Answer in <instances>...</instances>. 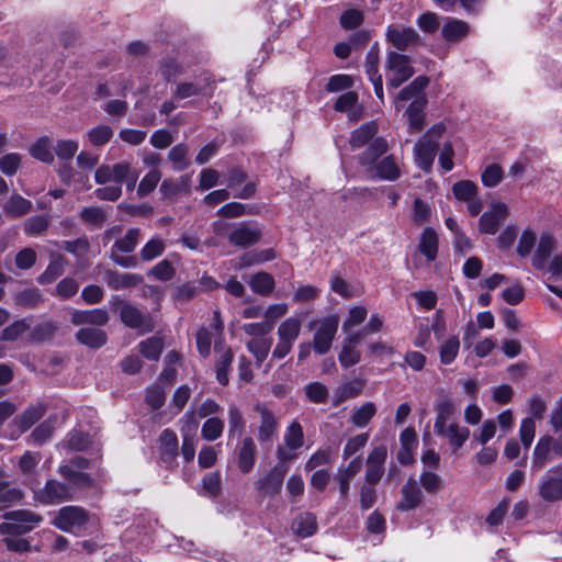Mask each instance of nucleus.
I'll return each instance as SVG.
<instances>
[{"mask_svg": "<svg viewBox=\"0 0 562 562\" xmlns=\"http://www.w3.org/2000/svg\"><path fill=\"white\" fill-rule=\"evenodd\" d=\"M7 520L0 524V533L10 536H22L35 528L42 517L27 509L10 510L3 514Z\"/></svg>", "mask_w": 562, "mask_h": 562, "instance_id": "obj_1", "label": "nucleus"}, {"mask_svg": "<svg viewBox=\"0 0 562 562\" xmlns=\"http://www.w3.org/2000/svg\"><path fill=\"white\" fill-rule=\"evenodd\" d=\"M111 303L113 310L121 306L120 319L126 327L137 329L143 334L151 333L155 329V323L150 314H144L138 307L124 302L119 296H113Z\"/></svg>", "mask_w": 562, "mask_h": 562, "instance_id": "obj_2", "label": "nucleus"}, {"mask_svg": "<svg viewBox=\"0 0 562 562\" xmlns=\"http://www.w3.org/2000/svg\"><path fill=\"white\" fill-rule=\"evenodd\" d=\"M89 520L90 513L88 509L77 505H67L59 508L52 524L60 531L76 533V531L81 530Z\"/></svg>", "mask_w": 562, "mask_h": 562, "instance_id": "obj_3", "label": "nucleus"}, {"mask_svg": "<svg viewBox=\"0 0 562 562\" xmlns=\"http://www.w3.org/2000/svg\"><path fill=\"white\" fill-rule=\"evenodd\" d=\"M289 467L278 462L255 482V488L261 497L276 498L282 491Z\"/></svg>", "mask_w": 562, "mask_h": 562, "instance_id": "obj_4", "label": "nucleus"}, {"mask_svg": "<svg viewBox=\"0 0 562 562\" xmlns=\"http://www.w3.org/2000/svg\"><path fill=\"white\" fill-rule=\"evenodd\" d=\"M386 69L394 74L386 80L389 89L401 87L415 74L414 67L411 65L409 56L394 50L389 52L386 55Z\"/></svg>", "mask_w": 562, "mask_h": 562, "instance_id": "obj_5", "label": "nucleus"}, {"mask_svg": "<svg viewBox=\"0 0 562 562\" xmlns=\"http://www.w3.org/2000/svg\"><path fill=\"white\" fill-rule=\"evenodd\" d=\"M34 498L43 505H56L71 501L74 493L66 482L48 479L42 488L34 492Z\"/></svg>", "mask_w": 562, "mask_h": 562, "instance_id": "obj_6", "label": "nucleus"}, {"mask_svg": "<svg viewBox=\"0 0 562 562\" xmlns=\"http://www.w3.org/2000/svg\"><path fill=\"white\" fill-rule=\"evenodd\" d=\"M538 494L549 503L562 501V463L552 467L542 476Z\"/></svg>", "mask_w": 562, "mask_h": 562, "instance_id": "obj_7", "label": "nucleus"}, {"mask_svg": "<svg viewBox=\"0 0 562 562\" xmlns=\"http://www.w3.org/2000/svg\"><path fill=\"white\" fill-rule=\"evenodd\" d=\"M509 215V207L506 203L492 202L490 210L483 212L479 218L477 228L481 234L495 235L501 223Z\"/></svg>", "mask_w": 562, "mask_h": 562, "instance_id": "obj_8", "label": "nucleus"}, {"mask_svg": "<svg viewBox=\"0 0 562 562\" xmlns=\"http://www.w3.org/2000/svg\"><path fill=\"white\" fill-rule=\"evenodd\" d=\"M338 325L339 319L337 315H329L321 322L313 338V350L315 353L326 355L330 350Z\"/></svg>", "mask_w": 562, "mask_h": 562, "instance_id": "obj_9", "label": "nucleus"}, {"mask_svg": "<svg viewBox=\"0 0 562 562\" xmlns=\"http://www.w3.org/2000/svg\"><path fill=\"white\" fill-rule=\"evenodd\" d=\"M386 41L398 52H405L411 46L423 44L418 32L412 26L391 24L386 29Z\"/></svg>", "mask_w": 562, "mask_h": 562, "instance_id": "obj_10", "label": "nucleus"}, {"mask_svg": "<svg viewBox=\"0 0 562 562\" xmlns=\"http://www.w3.org/2000/svg\"><path fill=\"white\" fill-rule=\"evenodd\" d=\"M389 151V143L385 137L378 136L357 157L359 166L363 167L368 171L376 162L380 161Z\"/></svg>", "mask_w": 562, "mask_h": 562, "instance_id": "obj_11", "label": "nucleus"}, {"mask_svg": "<svg viewBox=\"0 0 562 562\" xmlns=\"http://www.w3.org/2000/svg\"><path fill=\"white\" fill-rule=\"evenodd\" d=\"M367 173L371 179H379L384 181H396L401 178L402 171L396 162V158L393 154L384 156L371 167Z\"/></svg>", "mask_w": 562, "mask_h": 562, "instance_id": "obj_12", "label": "nucleus"}, {"mask_svg": "<svg viewBox=\"0 0 562 562\" xmlns=\"http://www.w3.org/2000/svg\"><path fill=\"white\" fill-rule=\"evenodd\" d=\"M401 499L396 509L403 513L416 509L423 503V493L417 481L409 476L401 490Z\"/></svg>", "mask_w": 562, "mask_h": 562, "instance_id": "obj_13", "label": "nucleus"}, {"mask_svg": "<svg viewBox=\"0 0 562 562\" xmlns=\"http://www.w3.org/2000/svg\"><path fill=\"white\" fill-rule=\"evenodd\" d=\"M254 411L260 415L258 440L261 443L271 441L278 428V422L273 412L265 403H257L254 406Z\"/></svg>", "mask_w": 562, "mask_h": 562, "instance_id": "obj_14", "label": "nucleus"}, {"mask_svg": "<svg viewBox=\"0 0 562 562\" xmlns=\"http://www.w3.org/2000/svg\"><path fill=\"white\" fill-rule=\"evenodd\" d=\"M439 144L436 139H420L414 147L415 162L425 172L431 170Z\"/></svg>", "mask_w": 562, "mask_h": 562, "instance_id": "obj_15", "label": "nucleus"}, {"mask_svg": "<svg viewBox=\"0 0 562 562\" xmlns=\"http://www.w3.org/2000/svg\"><path fill=\"white\" fill-rule=\"evenodd\" d=\"M261 236V229L249 227L247 224H240L229 233L228 241L233 246L247 248L256 245Z\"/></svg>", "mask_w": 562, "mask_h": 562, "instance_id": "obj_16", "label": "nucleus"}, {"mask_svg": "<svg viewBox=\"0 0 562 562\" xmlns=\"http://www.w3.org/2000/svg\"><path fill=\"white\" fill-rule=\"evenodd\" d=\"M70 321L74 325L104 326L109 322V314L103 308L74 310Z\"/></svg>", "mask_w": 562, "mask_h": 562, "instance_id": "obj_17", "label": "nucleus"}, {"mask_svg": "<svg viewBox=\"0 0 562 562\" xmlns=\"http://www.w3.org/2000/svg\"><path fill=\"white\" fill-rule=\"evenodd\" d=\"M159 442L160 460L165 463H172L179 454V440L177 434L172 429L166 428L159 435Z\"/></svg>", "mask_w": 562, "mask_h": 562, "instance_id": "obj_18", "label": "nucleus"}, {"mask_svg": "<svg viewBox=\"0 0 562 562\" xmlns=\"http://www.w3.org/2000/svg\"><path fill=\"white\" fill-rule=\"evenodd\" d=\"M57 472L66 481V484L70 486L71 492L74 488L85 490L95 486V480L85 471H72L68 467H58Z\"/></svg>", "mask_w": 562, "mask_h": 562, "instance_id": "obj_19", "label": "nucleus"}, {"mask_svg": "<svg viewBox=\"0 0 562 562\" xmlns=\"http://www.w3.org/2000/svg\"><path fill=\"white\" fill-rule=\"evenodd\" d=\"M469 32L470 26L465 21L448 16L441 27V37L452 44L463 40Z\"/></svg>", "mask_w": 562, "mask_h": 562, "instance_id": "obj_20", "label": "nucleus"}, {"mask_svg": "<svg viewBox=\"0 0 562 562\" xmlns=\"http://www.w3.org/2000/svg\"><path fill=\"white\" fill-rule=\"evenodd\" d=\"M46 408L45 404L37 403L36 405H30L22 414L15 416L13 424L18 427L19 432L23 434L35 425L44 416Z\"/></svg>", "mask_w": 562, "mask_h": 562, "instance_id": "obj_21", "label": "nucleus"}, {"mask_svg": "<svg viewBox=\"0 0 562 562\" xmlns=\"http://www.w3.org/2000/svg\"><path fill=\"white\" fill-rule=\"evenodd\" d=\"M192 179L190 173L179 177V179H165L160 184V192L164 198L173 200L179 194H189L191 191Z\"/></svg>", "mask_w": 562, "mask_h": 562, "instance_id": "obj_22", "label": "nucleus"}, {"mask_svg": "<svg viewBox=\"0 0 562 562\" xmlns=\"http://www.w3.org/2000/svg\"><path fill=\"white\" fill-rule=\"evenodd\" d=\"M256 456L257 447L254 439L251 437H245L237 452L238 470L244 474L249 473L255 467Z\"/></svg>", "mask_w": 562, "mask_h": 562, "instance_id": "obj_23", "label": "nucleus"}, {"mask_svg": "<svg viewBox=\"0 0 562 562\" xmlns=\"http://www.w3.org/2000/svg\"><path fill=\"white\" fill-rule=\"evenodd\" d=\"M379 131L378 123L375 121H368L362 123L359 127L355 128L350 133L349 144L352 149L361 148L371 143Z\"/></svg>", "mask_w": 562, "mask_h": 562, "instance_id": "obj_24", "label": "nucleus"}, {"mask_svg": "<svg viewBox=\"0 0 562 562\" xmlns=\"http://www.w3.org/2000/svg\"><path fill=\"white\" fill-rule=\"evenodd\" d=\"M417 248L428 262H432L437 259L439 238L437 232L432 227H425L423 229Z\"/></svg>", "mask_w": 562, "mask_h": 562, "instance_id": "obj_25", "label": "nucleus"}, {"mask_svg": "<svg viewBox=\"0 0 562 562\" xmlns=\"http://www.w3.org/2000/svg\"><path fill=\"white\" fill-rule=\"evenodd\" d=\"M143 281V276L138 273H120L111 270L106 273V283L110 289L115 291L136 288L142 284Z\"/></svg>", "mask_w": 562, "mask_h": 562, "instance_id": "obj_26", "label": "nucleus"}, {"mask_svg": "<svg viewBox=\"0 0 562 562\" xmlns=\"http://www.w3.org/2000/svg\"><path fill=\"white\" fill-rule=\"evenodd\" d=\"M75 336L79 344L91 349H100L108 341L106 333L95 327H82Z\"/></svg>", "mask_w": 562, "mask_h": 562, "instance_id": "obj_27", "label": "nucleus"}, {"mask_svg": "<svg viewBox=\"0 0 562 562\" xmlns=\"http://www.w3.org/2000/svg\"><path fill=\"white\" fill-rule=\"evenodd\" d=\"M426 97H422L419 99L413 100L408 105L406 114L408 126L412 132H420L424 128L426 119Z\"/></svg>", "mask_w": 562, "mask_h": 562, "instance_id": "obj_28", "label": "nucleus"}, {"mask_svg": "<svg viewBox=\"0 0 562 562\" xmlns=\"http://www.w3.org/2000/svg\"><path fill=\"white\" fill-rule=\"evenodd\" d=\"M553 248L554 239L552 235L542 234L531 260L535 269L543 270L547 267Z\"/></svg>", "mask_w": 562, "mask_h": 562, "instance_id": "obj_29", "label": "nucleus"}, {"mask_svg": "<svg viewBox=\"0 0 562 562\" xmlns=\"http://www.w3.org/2000/svg\"><path fill=\"white\" fill-rule=\"evenodd\" d=\"M33 204L30 200L19 193H13L3 204V212L9 218H19L32 211Z\"/></svg>", "mask_w": 562, "mask_h": 562, "instance_id": "obj_30", "label": "nucleus"}, {"mask_svg": "<svg viewBox=\"0 0 562 562\" xmlns=\"http://www.w3.org/2000/svg\"><path fill=\"white\" fill-rule=\"evenodd\" d=\"M53 145V139L47 136L43 135L38 137L29 148V154L32 158L44 162V164H53L54 162V155L50 150Z\"/></svg>", "mask_w": 562, "mask_h": 562, "instance_id": "obj_31", "label": "nucleus"}, {"mask_svg": "<svg viewBox=\"0 0 562 562\" xmlns=\"http://www.w3.org/2000/svg\"><path fill=\"white\" fill-rule=\"evenodd\" d=\"M442 430V434L436 435L447 438L453 452L458 451L467 442L470 436V430L467 427H460L456 423L445 426Z\"/></svg>", "mask_w": 562, "mask_h": 562, "instance_id": "obj_32", "label": "nucleus"}, {"mask_svg": "<svg viewBox=\"0 0 562 562\" xmlns=\"http://www.w3.org/2000/svg\"><path fill=\"white\" fill-rule=\"evenodd\" d=\"M58 330V323L54 319L36 324L29 334V340L32 344H43L50 340Z\"/></svg>", "mask_w": 562, "mask_h": 562, "instance_id": "obj_33", "label": "nucleus"}, {"mask_svg": "<svg viewBox=\"0 0 562 562\" xmlns=\"http://www.w3.org/2000/svg\"><path fill=\"white\" fill-rule=\"evenodd\" d=\"M430 79L426 75L416 77L409 85L404 87L397 94L400 101H408L411 99H419L425 97L424 91L428 87Z\"/></svg>", "mask_w": 562, "mask_h": 562, "instance_id": "obj_34", "label": "nucleus"}, {"mask_svg": "<svg viewBox=\"0 0 562 562\" xmlns=\"http://www.w3.org/2000/svg\"><path fill=\"white\" fill-rule=\"evenodd\" d=\"M552 437L542 436L533 450L531 469L532 471L541 470L549 461H550V450H551Z\"/></svg>", "mask_w": 562, "mask_h": 562, "instance_id": "obj_35", "label": "nucleus"}, {"mask_svg": "<svg viewBox=\"0 0 562 562\" xmlns=\"http://www.w3.org/2000/svg\"><path fill=\"white\" fill-rule=\"evenodd\" d=\"M249 286L254 293L268 296L274 290L276 281L271 273L259 271L251 276Z\"/></svg>", "mask_w": 562, "mask_h": 562, "instance_id": "obj_36", "label": "nucleus"}, {"mask_svg": "<svg viewBox=\"0 0 562 562\" xmlns=\"http://www.w3.org/2000/svg\"><path fill=\"white\" fill-rule=\"evenodd\" d=\"M65 261L63 255H57L52 258L48 266L44 272L37 277L36 281L42 285L55 282L64 273Z\"/></svg>", "mask_w": 562, "mask_h": 562, "instance_id": "obj_37", "label": "nucleus"}, {"mask_svg": "<svg viewBox=\"0 0 562 562\" xmlns=\"http://www.w3.org/2000/svg\"><path fill=\"white\" fill-rule=\"evenodd\" d=\"M140 236V229L137 227L130 228L125 235L117 238L111 248V254L123 252L131 254L135 250Z\"/></svg>", "mask_w": 562, "mask_h": 562, "instance_id": "obj_38", "label": "nucleus"}, {"mask_svg": "<svg viewBox=\"0 0 562 562\" xmlns=\"http://www.w3.org/2000/svg\"><path fill=\"white\" fill-rule=\"evenodd\" d=\"M234 360V353L231 347H227L220 358L215 361V378L220 385L226 386L229 383L228 372Z\"/></svg>", "mask_w": 562, "mask_h": 562, "instance_id": "obj_39", "label": "nucleus"}, {"mask_svg": "<svg viewBox=\"0 0 562 562\" xmlns=\"http://www.w3.org/2000/svg\"><path fill=\"white\" fill-rule=\"evenodd\" d=\"M295 533L301 538H308L317 531L316 516L312 513L300 515L293 522Z\"/></svg>", "mask_w": 562, "mask_h": 562, "instance_id": "obj_40", "label": "nucleus"}, {"mask_svg": "<svg viewBox=\"0 0 562 562\" xmlns=\"http://www.w3.org/2000/svg\"><path fill=\"white\" fill-rule=\"evenodd\" d=\"M459 350V337L456 335L450 336L439 347L440 362L445 366L451 364L457 359Z\"/></svg>", "mask_w": 562, "mask_h": 562, "instance_id": "obj_41", "label": "nucleus"}, {"mask_svg": "<svg viewBox=\"0 0 562 562\" xmlns=\"http://www.w3.org/2000/svg\"><path fill=\"white\" fill-rule=\"evenodd\" d=\"M436 419L434 425L435 434H442L448 419L454 414V404L450 398H446L436 405Z\"/></svg>", "mask_w": 562, "mask_h": 562, "instance_id": "obj_42", "label": "nucleus"}, {"mask_svg": "<svg viewBox=\"0 0 562 562\" xmlns=\"http://www.w3.org/2000/svg\"><path fill=\"white\" fill-rule=\"evenodd\" d=\"M375 414V404L373 402H366L353 409L350 419L356 427L363 428L371 422Z\"/></svg>", "mask_w": 562, "mask_h": 562, "instance_id": "obj_43", "label": "nucleus"}, {"mask_svg": "<svg viewBox=\"0 0 562 562\" xmlns=\"http://www.w3.org/2000/svg\"><path fill=\"white\" fill-rule=\"evenodd\" d=\"M189 148L184 143L172 146L168 153V159L172 162L176 171H183L190 166L188 159Z\"/></svg>", "mask_w": 562, "mask_h": 562, "instance_id": "obj_44", "label": "nucleus"}, {"mask_svg": "<svg viewBox=\"0 0 562 562\" xmlns=\"http://www.w3.org/2000/svg\"><path fill=\"white\" fill-rule=\"evenodd\" d=\"M158 70L166 82H171L182 74L183 68L177 58L165 57L159 61Z\"/></svg>", "mask_w": 562, "mask_h": 562, "instance_id": "obj_45", "label": "nucleus"}, {"mask_svg": "<svg viewBox=\"0 0 562 562\" xmlns=\"http://www.w3.org/2000/svg\"><path fill=\"white\" fill-rule=\"evenodd\" d=\"M246 420L240 409L232 404L228 407V438L240 437L245 430Z\"/></svg>", "mask_w": 562, "mask_h": 562, "instance_id": "obj_46", "label": "nucleus"}, {"mask_svg": "<svg viewBox=\"0 0 562 562\" xmlns=\"http://www.w3.org/2000/svg\"><path fill=\"white\" fill-rule=\"evenodd\" d=\"M301 321L295 317L284 319L278 328V336L281 340L294 342L300 336Z\"/></svg>", "mask_w": 562, "mask_h": 562, "instance_id": "obj_47", "label": "nucleus"}, {"mask_svg": "<svg viewBox=\"0 0 562 562\" xmlns=\"http://www.w3.org/2000/svg\"><path fill=\"white\" fill-rule=\"evenodd\" d=\"M139 352L150 361H157L162 352L164 344L161 338L150 337L139 342Z\"/></svg>", "mask_w": 562, "mask_h": 562, "instance_id": "obj_48", "label": "nucleus"}, {"mask_svg": "<svg viewBox=\"0 0 562 562\" xmlns=\"http://www.w3.org/2000/svg\"><path fill=\"white\" fill-rule=\"evenodd\" d=\"M224 420L218 417H209L202 425L201 436L204 440L214 441L218 439L224 431Z\"/></svg>", "mask_w": 562, "mask_h": 562, "instance_id": "obj_49", "label": "nucleus"}, {"mask_svg": "<svg viewBox=\"0 0 562 562\" xmlns=\"http://www.w3.org/2000/svg\"><path fill=\"white\" fill-rule=\"evenodd\" d=\"M165 249V241L159 237H154L142 247L139 258L142 261H151L161 256Z\"/></svg>", "mask_w": 562, "mask_h": 562, "instance_id": "obj_50", "label": "nucleus"}, {"mask_svg": "<svg viewBox=\"0 0 562 562\" xmlns=\"http://www.w3.org/2000/svg\"><path fill=\"white\" fill-rule=\"evenodd\" d=\"M15 304L23 308H34L43 302L42 295L36 288L22 290L15 294Z\"/></svg>", "mask_w": 562, "mask_h": 562, "instance_id": "obj_51", "label": "nucleus"}, {"mask_svg": "<svg viewBox=\"0 0 562 562\" xmlns=\"http://www.w3.org/2000/svg\"><path fill=\"white\" fill-rule=\"evenodd\" d=\"M307 400L314 404H324L328 400V389L322 382H310L304 386Z\"/></svg>", "mask_w": 562, "mask_h": 562, "instance_id": "obj_52", "label": "nucleus"}, {"mask_svg": "<svg viewBox=\"0 0 562 562\" xmlns=\"http://www.w3.org/2000/svg\"><path fill=\"white\" fill-rule=\"evenodd\" d=\"M79 216L83 223L98 228L102 227L106 220V214L100 206H85L81 209Z\"/></svg>", "mask_w": 562, "mask_h": 562, "instance_id": "obj_53", "label": "nucleus"}, {"mask_svg": "<svg viewBox=\"0 0 562 562\" xmlns=\"http://www.w3.org/2000/svg\"><path fill=\"white\" fill-rule=\"evenodd\" d=\"M479 192L477 186L471 180H460L452 186V193L459 201L473 200Z\"/></svg>", "mask_w": 562, "mask_h": 562, "instance_id": "obj_54", "label": "nucleus"}, {"mask_svg": "<svg viewBox=\"0 0 562 562\" xmlns=\"http://www.w3.org/2000/svg\"><path fill=\"white\" fill-rule=\"evenodd\" d=\"M202 487L211 498H216L222 492V476L220 471L206 473L202 479Z\"/></svg>", "mask_w": 562, "mask_h": 562, "instance_id": "obj_55", "label": "nucleus"}, {"mask_svg": "<svg viewBox=\"0 0 562 562\" xmlns=\"http://www.w3.org/2000/svg\"><path fill=\"white\" fill-rule=\"evenodd\" d=\"M284 441L291 450H297L303 446L304 432L300 423L293 422L290 424L284 435Z\"/></svg>", "mask_w": 562, "mask_h": 562, "instance_id": "obj_56", "label": "nucleus"}, {"mask_svg": "<svg viewBox=\"0 0 562 562\" xmlns=\"http://www.w3.org/2000/svg\"><path fill=\"white\" fill-rule=\"evenodd\" d=\"M364 386V382L361 379H355L348 382H345L341 387L340 392L337 395L336 400L334 401V405H338L341 402L356 397L360 394Z\"/></svg>", "mask_w": 562, "mask_h": 562, "instance_id": "obj_57", "label": "nucleus"}, {"mask_svg": "<svg viewBox=\"0 0 562 562\" xmlns=\"http://www.w3.org/2000/svg\"><path fill=\"white\" fill-rule=\"evenodd\" d=\"M147 276L158 281L167 282L176 276V269L169 260L164 259L148 270Z\"/></svg>", "mask_w": 562, "mask_h": 562, "instance_id": "obj_58", "label": "nucleus"}, {"mask_svg": "<svg viewBox=\"0 0 562 562\" xmlns=\"http://www.w3.org/2000/svg\"><path fill=\"white\" fill-rule=\"evenodd\" d=\"M166 402V393L161 385L154 384L146 389L145 403L151 411H157L164 406Z\"/></svg>", "mask_w": 562, "mask_h": 562, "instance_id": "obj_59", "label": "nucleus"}, {"mask_svg": "<svg viewBox=\"0 0 562 562\" xmlns=\"http://www.w3.org/2000/svg\"><path fill=\"white\" fill-rule=\"evenodd\" d=\"M113 137V131L109 125H98L88 132L89 142L97 147L108 144Z\"/></svg>", "mask_w": 562, "mask_h": 562, "instance_id": "obj_60", "label": "nucleus"}, {"mask_svg": "<svg viewBox=\"0 0 562 562\" xmlns=\"http://www.w3.org/2000/svg\"><path fill=\"white\" fill-rule=\"evenodd\" d=\"M49 221L45 215H33L24 223V233L27 236H38L47 231Z\"/></svg>", "mask_w": 562, "mask_h": 562, "instance_id": "obj_61", "label": "nucleus"}, {"mask_svg": "<svg viewBox=\"0 0 562 562\" xmlns=\"http://www.w3.org/2000/svg\"><path fill=\"white\" fill-rule=\"evenodd\" d=\"M79 148V144L74 139H60L54 146V151L59 160L71 161Z\"/></svg>", "mask_w": 562, "mask_h": 562, "instance_id": "obj_62", "label": "nucleus"}, {"mask_svg": "<svg viewBox=\"0 0 562 562\" xmlns=\"http://www.w3.org/2000/svg\"><path fill=\"white\" fill-rule=\"evenodd\" d=\"M503 177V168L498 164H491L483 170L481 181L484 187L494 188L501 183Z\"/></svg>", "mask_w": 562, "mask_h": 562, "instance_id": "obj_63", "label": "nucleus"}, {"mask_svg": "<svg viewBox=\"0 0 562 562\" xmlns=\"http://www.w3.org/2000/svg\"><path fill=\"white\" fill-rule=\"evenodd\" d=\"M419 482L428 494H437L443 488L441 477L432 471H423L419 475Z\"/></svg>", "mask_w": 562, "mask_h": 562, "instance_id": "obj_64", "label": "nucleus"}]
</instances>
